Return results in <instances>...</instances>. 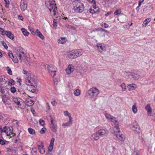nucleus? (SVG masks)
I'll list each match as a JSON object with an SVG mask.
<instances>
[{"mask_svg": "<svg viewBox=\"0 0 155 155\" xmlns=\"http://www.w3.org/2000/svg\"><path fill=\"white\" fill-rule=\"evenodd\" d=\"M150 18L146 19L145 20H144L142 24L143 26L144 27H146L147 25L150 22Z\"/></svg>", "mask_w": 155, "mask_h": 155, "instance_id": "nucleus-29", "label": "nucleus"}, {"mask_svg": "<svg viewBox=\"0 0 155 155\" xmlns=\"http://www.w3.org/2000/svg\"><path fill=\"white\" fill-rule=\"evenodd\" d=\"M47 107L46 109L47 110H50V106H49L48 104V103H46Z\"/></svg>", "mask_w": 155, "mask_h": 155, "instance_id": "nucleus-56", "label": "nucleus"}, {"mask_svg": "<svg viewBox=\"0 0 155 155\" xmlns=\"http://www.w3.org/2000/svg\"><path fill=\"white\" fill-rule=\"evenodd\" d=\"M125 74L133 80H138L140 78V76L137 74L133 72H126Z\"/></svg>", "mask_w": 155, "mask_h": 155, "instance_id": "nucleus-6", "label": "nucleus"}, {"mask_svg": "<svg viewBox=\"0 0 155 155\" xmlns=\"http://www.w3.org/2000/svg\"><path fill=\"white\" fill-rule=\"evenodd\" d=\"M97 132L100 137H102L105 135V134L106 130L104 129H101L98 130Z\"/></svg>", "mask_w": 155, "mask_h": 155, "instance_id": "nucleus-19", "label": "nucleus"}, {"mask_svg": "<svg viewBox=\"0 0 155 155\" xmlns=\"http://www.w3.org/2000/svg\"><path fill=\"white\" fill-rule=\"evenodd\" d=\"M28 131L29 133L31 134H35V132L34 130L31 128H28Z\"/></svg>", "mask_w": 155, "mask_h": 155, "instance_id": "nucleus-36", "label": "nucleus"}, {"mask_svg": "<svg viewBox=\"0 0 155 155\" xmlns=\"http://www.w3.org/2000/svg\"><path fill=\"white\" fill-rule=\"evenodd\" d=\"M51 124L50 125V127L52 131L53 132L57 134V125L54 121L53 119L51 117Z\"/></svg>", "mask_w": 155, "mask_h": 155, "instance_id": "nucleus-7", "label": "nucleus"}, {"mask_svg": "<svg viewBox=\"0 0 155 155\" xmlns=\"http://www.w3.org/2000/svg\"><path fill=\"white\" fill-rule=\"evenodd\" d=\"M46 67L49 74L52 77H54L56 74L55 73L57 70V68L54 65L52 64L47 65Z\"/></svg>", "mask_w": 155, "mask_h": 155, "instance_id": "nucleus-5", "label": "nucleus"}, {"mask_svg": "<svg viewBox=\"0 0 155 155\" xmlns=\"http://www.w3.org/2000/svg\"><path fill=\"white\" fill-rule=\"evenodd\" d=\"M73 9L75 12L78 13H81L84 10V4L76 1L73 3Z\"/></svg>", "mask_w": 155, "mask_h": 155, "instance_id": "nucleus-2", "label": "nucleus"}, {"mask_svg": "<svg viewBox=\"0 0 155 155\" xmlns=\"http://www.w3.org/2000/svg\"><path fill=\"white\" fill-rule=\"evenodd\" d=\"M54 140L55 139L54 138H52L51 140L49 146L48 147V151L50 152H51L52 151L53 149Z\"/></svg>", "mask_w": 155, "mask_h": 155, "instance_id": "nucleus-20", "label": "nucleus"}, {"mask_svg": "<svg viewBox=\"0 0 155 155\" xmlns=\"http://www.w3.org/2000/svg\"><path fill=\"white\" fill-rule=\"evenodd\" d=\"M9 129H2V133H5V134L7 132V131H8V130Z\"/></svg>", "mask_w": 155, "mask_h": 155, "instance_id": "nucleus-59", "label": "nucleus"}, {"mask_svg": "<svg viewBox=\"0 0 155 155\" xmlns=\"http://www.w3.org/2000/svg\"><path fill=\"white\" fill-rule=\"evenodd\" d=\"M111 121L114 123L115 124V127L114 130L115 129L117 130V131L118 132H119V126L118 125V123L117 120H116V118L115 117H113L112 119H111Z\"/></svg>", "mask_w": 155, "mask_h": 155, "instance_id": "nucleus-10", "label": "nucleus"}, {"mask_svg": "<svg viewBox=\"0 0 155 155\" xmlns=\"http://www.w3.org/2000/svg\"><path fill=\"white\" fill-rule=\"evenodd\" d=\"M7 89L6 87L0 86V96L1 97L2 101L4 104H5L8 99L6 95Z\"/></svg>", "mask_w": 155, "mask_h": 155, "instance_id": "nucleus-3", "label": "nucleus"}, {"mask_svg": "<svg viewBox=\"0 0 155 155\" xmlns=\"http://www.w3.org/2000/svg\"><path fill=\"white\" fill-rule=\"evenodd\" d=\"M5 142L1 139H0V144L3 145L5 144Z\"/></svg>", "mask_w": 155, "mask_h": 155, "instance_id": "nucleus-57", "label": "nucleus"}, {"mask_svg": "<svg viewBox=\"0 0 155 155\" xmlns=\"http://www.w3.org/2000/svg\"><path fill=\"white\" fill-rule=\"evenodd\" d=\"M8 54V56L12 59V58H15V56H14L13 54L12 53H9Z\"/></svg>", "mask_w": 155, "mask_h": 155, "instance_id": "nucleus-49", "label": "nucleus"}, {"mask_svg": "<svg viewBox=\"0 0 155 155\" xmlns=\"http://www.w3.org/2000/svg\"><path fill=\"white\" fill-rule=\"evenodd\" d=\"M91 137L95 140H97L100 138V137L97 132L91 135Z\"/></svg>", "mask_w": 155, "mask_h": 155, "instance_id": "nucleus-24", "label": "nucleus"}, {"mask_svg": "<svg viewBox=\"0 0 155 155\" xmlns=\"http://www.w3.org/2000/svg\"><path fill=\"white\" fill-rule=\"evenodd\" d=\"M10 90L13 93H15L16 91V88L14 87H11Z\"/></svg>", "mask_w": 155, "mask_h": 155, "instance_id": "nucleus-41", "label": "nucleus"}, {"mask_svg": "<svg viewBox=\"0 0 155 155\" xmlns=\"http://www.w3.org/2000/svg\"><path fill=\"white\" fill-rule=\"evenodd\" d=\"M75 58L79 57L82 54V51L80 50H73Z\"/></svg>", "mask_w": 155, "mask_h": 155, "instance_id": "nucleus-15", "label": "nucleus"}, {"mask_svg": "<svg viewBox=\"0 0 155 155\" xmlns=\"http://www.w3.org/2000/svg\"><path fill=\"white\" fill-rule=\"evenodd\" d=\"M44 144L43 142H41L40 145H38V148L39 150L40 153L43 154L45 153V150L44 148Z\"/></svg>", "mask_w": 155, "mask_h": 155, "instance_id": "nucleus-13", "label": "nucleus"}, {"mask_svg": "<svg viewBox=\"0 0 155 155\" xmlns=\"http://www.w3.org/2000/svg\"><path fill=\"white\" fill-rule=\"evenodd\" d=\"M5 2V6L6 8H8L9 5V2L8 0H4Z\"/></svg>", "mask_w": 155, "mask_h": 155, "instance_id": "nucleus-42", "label": "nucleus"}, {"mask_svg": "<svg viewBox=\"0 0 155 155\" xmlns=\"http://www.w3.org/2000/svg\"><path fill=\"white\" fill-rule=\"evenodd\" d=\"M117 131V130L115 129L114 130V133L115 134L116 137L119 140L124 141L125 139V135L123 134H121L120 133V130L119 132H118Z\"/></svg>", "mask_w": 155, "mask_h": 155, "instance_id": "nucleus-9", "label": "nucleus"}, {"mask_svg": "<svg viewBox=\"0 0 155 155\" xmlns=\"http://www.w3.org/2000/svg\"><path fill=\"white\" fill-rule=\"evenodd\" d=\"M96 5H93L90 9V13L93 14L98 12L99 9L96 6Z\"/></svg>", "mask_w": 155, "mask_h": 155, "instance_id": "nucleus-11", "label": "nucleus"}, {"mask_svg": "<svg viewBox=\"0 0 155 155\" xmlns=\"http://www.w3.org/2000/svg\"><path fill=\"white\" fill-rule=\"evenodd\" d=\"M74 66L72 64L68 65L67 68L66 69V72L67 74H69L74 71Z\"/></svg>", "mask_w": 155, "mask_h": 155, "instance_id": "nucleus-12", "label": "nucleus"}, {"mask_svg": "<svg viewBox=\"0 0 155 155\" xmlns=\"http://www.w3.org/2000/svg\"><path fill=\"white\" fill-rule=\"evenodd\" d=\"M145 109L147 111L148 113V115H150V114H150L152 112V109L150 107V104H147V105L145 107Z\"/></svg>", "mask_w": 155, "mask_h": 155, "instance_id": "nucleus-22", "label": "nucleus"}, {"mask_svg": "<svg viewBox=\"0 0 155 155\" xmlns=\"http://www.w3.org/2000/svg\"><path fill=\"white\" fill-rule=\"evenodd\" d=\"M9 132H8V131L5 134L7 136H10L12 134V136H14L13 134H12L13 128L12 127H10L9 128Z\"/></svg>", "mask_w": 155, "mask_h": 155, "instance_id": "nucleus-27", "label": "nucleus"}, {"mask_svg": "<svg viewBox=\"0 0 155 155\" xmlns=\"http://www.w3.org/2000/svg\"><path fill=\"white\" fill-rule=\"evenodd\" d=\"M21 31L23 34L24 35L26 36H27L29 35V32L24 28H21Z\"/></svg>", "mask_w": 155, "mask_h": 155, "instance_id": "nucleus-30", "label": "nucleus"}, {"mask_svg": "<svg viewBox=\"0 0 155 155\" xmlns=\"http://www.w3.org/2000/svg\"><path fill=\"white\" fill-rule=\"evenodd\" d=\"M37 35L41 39L43 40L44 39L45 37L40 32L38 34V35Z\"/></svg>", "mask_w": 155, "mask_h": 155, "instance_id": "nucleus-43", "label": "nucleus"}, {"mask_svg": "<svg viewBox=\"0 0 155 155\" xmlns=\"http://www.w3.org/2000/svg\"><path fill=\"white\" fill-rule=\"evenodd\" d=\"M26 83L27 85L33 86L34 87L37 86V83L35 80L31 78H28L26 79Z\"/></svg>", "mask_w": 155, "mask_h": 155, "instance_id": "nucleus-8", "label": "nucleus"}, {"mask_svg": "<svg viewBox=\"0 0 155 155\" xmlns=\"http://www.w3.org/2000/svg\"><path fill=\"white\" fill-rule=\"evenodd\" d=\"M40 33V32L38 29H36L35 32V33L36 34V35Z\"/></svg>", "mask_w": 155, "mask_h": 155, "instance_id": "nucleus-62", "label": "nucleus"}, {"mask_svg": "<svg viewBox=\"0 0 155 155\" xmlns=\"http://www.w3.org/2000/svg\"><path fill=\"white\" fill-rule=\"evenodd\" d=\"M17 55L18 56V58L20 59V60H21V54H17Z\"/></svg>", "mask_w": 155, "mask_h": 155, "instance_id": "nucleus-58", "label": "nucleus"}, {"mask_svg": "<svg viewBox=\"0 0 155 155\" xmlns=\"http://www.w3.org/2000/svg\"><path fill=\"white\" fill-rule=\"evenodd\" d=\"M20 94L21 95V96H23L25 94V91L23 90V91H21L20 93Z\"/></svg>", "mask_w": 155, "mask_h": 155, "instance_id": "nucleus-63", "label": "nucleus"}, {"mask_svg": "<svg viewBox=\"0 0 155 155\" xmlns=\"http://www.w3.org/2000/svg\"><path fill=\"white\" fill-rule=\"evenodd\" d=\"M101 26L105 28H107L108 27V25L105 23H103L102 24Z\"/></svg>", "mask_w": 155, "mask_h": 155, "instance_id": "nucleus-48", "label": "nucleus"}, {"mask_svg": "<svg viewBox=\"0 0 155 155\" xmlns=\"http://www.w3.org/2000/svg\"><path fill=\"white\" fill-rule=\"evenodd\" d=\"M20 6L21 10L22 11H24L26 9L27 5L25 3L24 0H21L20 2Z\"/></svg>", "mask_w": 155, "mask_h": 155, "instance_id": "nucleus-16", "label": "nucleus"}, {"mask_svg": "<svg viewBox=\"0 0 155 155\" xmlns=\"http://www.w3.org/2000/svg\"><path fill=\"white\" fill-rule=\"evenodd\" d=\"M40 124L42 126H44L45 125V121L42 119H40L39 120Z\"/></svg>", "mask_w": 155, "mask_h": 155, "instance_id": "nucleus-46", "label": "nucleus"}, {"mask_svg": "<svg viewBox=\"0 0 155 155\" xmlns=\"http://www.w3.org/2000/svg\"><path fill=\"white\" fill-rule=\"evenodd\" d=\"M91 3L93 4V5H96V2L94 0H88Z\"/></svg>", "mask_w": 155, "mask_h": 155, "instance_id": "nucleus-51", "label": "nucleus"}, {"mask_svg": "<svg viewBox=\"0 0 155 155\" xmlns=\"http://www.w3.org/2000/svg\"><path fill=\"white\" fill-rule=\"evenodd\" d=\"M16 53L17 54H21L25 55V52L23 51V50L22 48H16Z\"/></svg>", "mask_w": 155, "mask_h": 155, "instance_id": "nucleus-23", "label": "nucleus"}, {"mask_svg": "<svg viewBox=\"0 0 155 155\" xmlns=\"http://www.w3.org/2000/svg\"><path fill=\"white\" fill-rule=\"evenodd\" d=\"M15 84V82L12 79H10L8 81V84L10 85H13Z\"/></svg>", "mask_w": 155, "mask_h": 155, "instance_id": "nucleus-34", "label": "nucleus"}, {"mask_svg": "<svg viewBox=\"0 0 155 155\" xmlns=\"http://www.w3.org/2000/svg\"><path fill=\"white\" fill-rule=\"evenodd\" d=\"M7 68L8 69L7 70L8 71V73L10 75H12V72L11 71V69L9 68V67H7Z\"/></svg>", "mask_w": 155, "mask_h": 155, "instance_id": "nucleus-44", "label": "nucleus"}, {"mask_svg": "<svg viewBox=\"0 0 155 155\" xmlns=\"http://www.w3.org/2000/svg\"><path fill=\"white\" fill-rule=\"evenodd\" d=\"M64 113L65 116H68L69 119H72L70 113L68 112L67 111H64Z\"/></svg>", "mask_w": 155, "mask_h": 155, "instance_id": "nucleus-35", "label": "nucleus"}, {"mask_svg": "<svg viewBox=\"0 0 155 155\" xmlns=\"http://www.w3.org/2000/svg\"><path fill=\"white\" fill-rule=\"evenodd\" d=\"M135 85L134 84H129L128 85V87L129 88V90H133L135 89L136 87Z\"/></svg>", "mask_w": 155, "mask_h": 155, "instance_id": "nucleus-31", "label": "nucleus"}, {"mask_svg": "<svg viewBox=\"0 0 155 155\" xmlns=\"http://www.w3.org/2000/svg\"><path fill=\"white\" fill-rule=\"evenodd\" d=\"M133 130L137 133H139L140 131V128L139 126L136 124L135 125H133L132 127Z\"/></svg>", "mask_w": 155, "mask_h": 155, "instance_id": "nucleus-21", "label": "nucleus"}, {"mask_svg": "<svg viewBox=\"0 0 155 155\" xmlns=\"http://www.w3.org/2000/svg\"><path fill=\"white\" fill-rule=\"evenodd\" d=\"M105 116L106 117L107 119H109V120H111V119H112L113 117V116H111L110 114H107V113H106L105 114Z\"/></svg>", "mask_w": 155, "mask_h": 155, "instance_id": "nucleus-39", "label": "nucleus"}, {"mask_svg": "<svg viewBox=\"0 0 155 155\" xmlns=\"http://www.w3.org/2000/svg\"><path fill=\"white\" fill-rule=\"evenodd\" d=\"M68 58L71 59L75 58V55L73 51V50H72L70 52L68 55Z\"/></svg>", "mask_w": 155, "mask_h": 155, "instance_id": "nucleus-26", "label": "nucleus"}, {"mask_svg": "<svg viewBox=\"0 0 155 155\" xmlns=\"http://www.w3.org/2000/svg\"><path fill=\"white\" fill-rule=\"evenodd\" d=\"M136 103H135V104L133 105L132 106V110L133 112H134V114H136L137 112V108L136 107Z\"/></svg>", "mask_w": 155, "mask_h": 155, "instance_id": "nucleus-33", "label": "nucleus"}, {"mask_svg": "<svg viewBox=\"0 0 155 155\" xmlns=\"http://www.w3.org/2000/svg\"><path fill=\"white\" fill-rule=\"evenodd\" d=\"M74 94L76 96H78L80 94V91L79 89H76L74 91Z\"/></svg>", "mask_w": 155, "mask_h": 155, "instance_id": "nucleus-38", "label": "nucleus"}, {"mask_svg": "<svg viewBox=\"0 0 155 155\" xmlns=\"http://www.w3.org/2000/svg\"><path fill=\"white\" fill-rule=\"evenodd\" d=\"M53 26H54V27H55V28H56V27L57 26V21L56 19L54 18L53 20Z\"/></svg>", "mask_w": 155, "mask_h": 155, "instance_id": "nucleus-40", "label": "nucleus"}, {"mask_svg": "<svg viewBox=\"0 0 155 155\" xmlns=\"http://www.w3.org/2000/svg\"><path fill=\"white\" fill-rule=\"evenodd\" d=\"M2 44L5 48L6 49H7V48H8V46H7V44L5 43L4 42V41L2 42Z\"/></svg>", "mask_w": 155, "mask_h": 155, "instance_id": "nucleus-52", "label": "nucleus"}, {"mask_svg": "<svg viewBox=\"0 0 155 155\" xmlns=\"http://www.w3.org/2000/svg\"><path fill=\"white\" fill-rule=\"evenodd\" d=\"M2 127L0 125V135L2 136Z\"/></svg>", "mask_w": 155, "mask_h": 155, "instance_id": "nucleus-61", "label": "nucleus"}, {"mask_svg": "<svg viewBox=\"0 0 155 155\" xmlns=\"http://www.w3.org/2000/svg\"><path fill=\"white\" fill-rule=\"evenodd\" d=\"M12 60L15 63H17L18 61L16 57H15V58H12Z\"/></svg>", "mask_w": 155, "mask_h": 155, "instance_id": "nucleus-50", "label": "nucleus"}, {"mask_svg": "<svg viewBox=\"0 0 155 155\" xmlns=\"http://www.w3.org/2000/svg\"><path fill=\"white\" fill-rule=\"evenodd\" d=\"M97 45L100 52H102L103 50H106L105 45L104 44L102 43L97 44Z\"/></svg>", "mask_w": 155, "mask_h": 155, "instance_id": "nucleus-14", "label": "nucleus"}, {"mask_svg": "<svg viewBox=\"0 0 155 155\" xmlns=\"http://www.w3.org/2000/svg\"><path fill=\"white\" fill-rule=\"evenodd\" d=\"M3 81V78H0V86H2V82Z\"/></svg>", "mask_w": 155, "mask_h": 155, "instance_id": "nucleus-60", "label": "nucleus"}, {"mask_svg": "<svg viewBox=\"0 0 155 155\" xmlns=\"http://www.w3.org/2000/svg\"><path fill=\"white\" fill-rule=\"evenodd\" d=\"M120 87L122 88V91H125L126 89V87L125 85V84L124 83H122L121 85H120Z\"/></svg>", "mask_w": 155, "mask_h": 155, "instance_id": "nucleus-37", "label": "nucleus"}, {"mask_svg": "<svg viewBox=\"0 0 155 155\" xmlns=\"http://www.w3.org/2000/svg\"><path fill=\"white\" fill-rule=\"evenodd\" d=\"M28 28L31 32V33L32 34L33 33H34V29L33 28L31 27H29Z\"/></svg>", "mask_w": 155, "mask_h": 155, "instance_id": "nucleus-53", "label": "nucleus"}, {"mask_svg": "<svg viewBox=\"0 0 155 155\" xmlns=\"http://www.w3.org/2000/svg\"><path fill=\"white\" fill-rule=\"evenodd\" d=\"M4 30L2 28H0V34L2 35H5L4 34Z\"/></svg>", "mask_w": 155, "mask_h": 155, "instance_id": "nucleus-54", "label": "nucleus"}, {"mask_svg": "<svg viewBox=\"0 0 155 155\" xmlns=\"http://www.w3.org/2000/svg\"><path fill=\"white\" fill-rule=\"evenodd\" d=\"M121 13V10L119 9L117 10L114 12V14L117 15Z\"/></svg>", "mask_w": 155, "mask_h": 155, "instance_id": "nucleus-45", "label": "nucleus"}, {"mask_svg": "<svg viewBox=\"0 0 155 155\" xmlns=\"http://www.w3.org/2000/svg\"><path fill=\"white\" fill-rule=\"evenodd\" d=\"M113 13L112 11H110L109 12H108L107 13L105 14V15L106 16H107L108 15H110L111 14H112Z\"/></svg>", "mask_w": 155, "mask_h": 155, "instance_id": "nucleus-55", "label": "nucleus"}, {"mask_svg": "<svg viewBox=\"0 0 155 155\" xmlns=\"http://www.w3.org/2000/svg\"><path fill=\"white\" fill-rule=\"evenodd\" d=\"M72 123V119H69V121L63 124H62L63 126H64L65 127H67L68 126L71 124Z\"/></svg>", "mask_w": 155, "mask_h": 155, "instance_id": "nucleus-32", "label": "nucleus"}, {"mask_svg": "<svg viewBox=\"0 0 155 155\" xmlns=\"http://www.w3.org/2000/svg\"><path fill=\"white\" fill-rule=\"evenodd\" d=\"M46 129L45 128L43 127L42 128L40 131V133L41 134H43L45 133V130Z\"/></svg>", "mask_w": 155, "mask_h": 155, "instance_id": "nucleus-47", "label": "nucleus"}, {"mask_svg": "<svg viewBox=\"0 0 155 155\" xmlns=\"http://www.w3.org/2000/svg\"><path fill=\"white\" fill-rule=\"evenodd\" d=\"M99 90L96 87H92L88 90L87 94L90 98H95L99 93Z\"/></svg>", "mask_w": 155, "mask_h": 155, "instance_id": "nucleus-4", "label": "nucleus"}, {"mask_svg": "<svg viewBox=\"0 0 155 155\" xmlns=\"http://www.w3.org/2000/svg\"><path fill=\"white\" fill-rule=\"evenodd\" d=\"M21 99L20 98H14L13 99V101L14 103L16 104L18 106H21L20 101Z\"/></svg>", "mask_w": 155, "mask_h": 155, "instance_id": "nucleus-25", "label": "nucleus"}, {"mask_svg": "<svg viewBox=\"0 0 155 155\" xmlns=\"http://www.w3.org/2000/svg\"><path fill=\"white\" fill-rule=\"evenodd\" d=\"M66 38H65L61 37L59 39L58 42L59 44H63L66 42Z\"/></svg>", "mask_w": 155, "mask_h": 155, "instance_id": "nucleus-28", "label": "nucleus"}, {"mask_svg": "<svg viewBox=\"0 0 155 155\" xmlns=\"http://www.w3.org/2000/svg\"><path fill=\"white\" fill-rule=\"evenodd\" d=\"M25 103L26 105L28 106H31L34 104L33 101L30 98H28L26 99Z\"/></svg>", "mask_w": 155, "mask_h": 155, "instance_id": "nucleus-17", "label": "nucleus"}, {"mask_svg": "<svg viewBox=\"0 0 155 155\" xmlns=\"http://www.w3.org/2000/svg\"><path fill=\"white\" fill-rule=\"evenodd\" d=\"M4 34L8 38L13 40L14 38V35L10 31H6L4 33Z\"/></svg>", "mask_w": 155, "mask_h": 155, "instance_id": "nucleus-18", "label": "nucleus"}, {"mask_svg": "<svg viewBox=\"0 0 155 155\" xmlns=\"http://www.w3.org/2000/svg\"><path fill=\"white\" fill-rule=\"evenodd\" d=\"M45 5L50 12L51 16H54L57 18V8L56 6V4L54 0H48L45 1Z\"/></svg>", "mask_w": 155, "mask_h": 155, "instance_id": "nucleus-1", "label": "nucleus"}, {"mask_svg": "<svg viewBox=\"0 0 155 155\" xmlns=\"http://www.w3.org/2000/svg\"><path fill=\"white\" fill-rule=\"evenodd\" d=\"M18 18L21 20H22L23 19V17L21 15H19Z\"/></svg>", "mask_w": 155, "mask_h": 155, "instance_id": "nucleus-64", "label": "nucleus"}]
</instances>
